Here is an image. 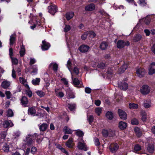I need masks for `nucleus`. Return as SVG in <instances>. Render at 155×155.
Segmentation results:
<instances>
[{
  "mask_svg": "<svg viewBox=\"0 0 155 155\" xmlns=\"http://www.w3.org/2000/svg\"><path fill=\"white\" fill-rule=\"evenodd\" d=\"M71 78L72 80V84L73 85L78 87V78L76 77L75 76L78 75V68L77 67H74L73 72H71Z\"/></svg>",
  "mask_w": 155,
  "mask_h": 155,
  "instance_id": "nucleus-1",
  "label": "nucleus"
},
{
  "mask_svg": "<svg viewBox=\"0 0 155 155\" xmlns=\"http://www.w3.org/2000/svg\"><path fill=\"white\" fill-rule=\"evenodd\" d=\"M78 148L81 150L86 151L88 148L82 139H78Z\"/></svg>",
  "mask_w": 155,
  "mask_h": 155,
  "instance_id": "nucleus-2",
  "label": "nucleus"
},
{
  "mask_svg": "<svg viewBox=\"0 0 155 155\" xmlns=\"http://www.w3.org/2000/svg\"><path fill=\"white\" fill-rule=\"evenodd\" d=\"M37 17H34L32 19V23L31 24L33 25L31 26L30 28L32 29H34L36 27L41 26V24L40 21V20L37 18Z\"/></svg>",
  "mask_w": 155,
  "mask_h": 155,
  "instance_id": "nucleus-3",
  "label": "nucleus"
},
{
  "mask_svg": "<svg viewBox=\"0 0 155 155\" xmlns=\"http://www.w3.org/2000/svg\"><path fill=\"white\" fill-rule=\"evenodd\" d=\"M117 47L118 48H122L125 46H128L130 45L128 41L123 40H119L117 42Z\"/></svg>",
  "mask_w": 155,
  "mask_h": 155,
  "instance_id": "nucleus-4",
  "label": "nucleus"
},
{
  "mask_svg": "<svg viewBox=\"0 0 155 155\" xmlns=\"http://www.w3.org/2000/svg\"><path fill=\"white\" fill-rule=\"evenodd\" d=\"M110 151L113 153H116L119 148V146L116 143H111L109 147Z\"/></svg>",
  "mask_w": 155,
  "mask_h": 155,
  "instance_id": "nucleus-5",
  "label": "nucleus"
},
{
  "mask_svg": "<svg viewBox=\"0 0 155 155\" xmlns=\"http://www.w3.org/2000/svg\"><path fill=\"white\" fill-rule=\"evenodd\" d=\"M150 91V88L147 85H143L140 89V92L143 95L147 94L149 93Z\"/></svg>",
  "mask_w": 155,
  "mask_h": 155,
  "instance_id": "nucleus-6",
  "label": "nucleus"
},
{
  "mask_svg": "<svg viewBox=\"0 0 155 155\" xmlns=\"http://www.w3.org/2000/svg\"><path fill=\"white\" fill-rule=\"evenodd\" d=\"M42 44L41 45V48L43 51L48 50L51 46L50 44L47 42L45 40L42 41Z\"/></svg>",
  "mask_w": 155,
  "mask_h": 155,
  "instance_id": "nucleus-7",
  "label": "nucleus"
},
{
  "mask_svg": "<svg viewBox=\"0 0 155 155\" xmlns=\"http://www.w3.org/2000/svg\"><path fill=\"white\" fill-rule=\"evenodd\" d=\"M48 12L52 15H54L57 12L58 9L55 5H51L48 6Z\"/></svg>",
  "mask_w": 155,
  "mask_h": 155,
  "instance_id": "nucleus-8",
  "label": "nucleus"
},
{
  "mask_svg": "<svg viewBox=\"0 0 155 155\" xmlns=\"http://www.w3.org/2000/svg\"><path fill=\"white\" fill-rule=\"evenodd\" d=\"M3 127L5 128L8 127H12L13 126L14 124L11 120H6L4 121L2 124Z\"/></svg>",
  "mask_w": 155,
  "mask_h": 155,
  "instance_id": "nucleus-9",
  "label": "nucleus"
},
{
  "mask_svg": "<svg viewBox=\"0 0 155 155\" xmlns=\"http://www.w3.org/2000/svg\"><path fill=\"white\" fill-rule=\"evenodd\" d=\"M90 48V47L87 45H83L81 46L78 48L79 50L82 53L87 52Z\"/></svg>",
  "mask_w": 155,
  "mask_h": 155,
  "instance_id": "nucleus-10",
  "label": "nucleus"
},
{
  "mask_svg": "<svg viewBox=\"0 0 155 155\" xmlns=\"http://www.w3.org/2000/svg\"><path fill=\"white\" fill-rule=\"evenodd\" d=\"M149 74L152 75L155 73V63L153 62L151 64L149 68Z\"/></svg>",
  "mask_w": 155,
  "mask_h": 155,
  "instance_id": "nucleus-11",
  "label": "nucleus"
},
{
  "mask_svg": "<svg viewBox=\"0 0 155 155\" xmlns=\"http://www.w3.org/2000/svg\"><path fill=\"white\" fill-rule=\"evenodd\" d=\"M118 114L120 118L122 120H125L127 118V115L126 113L121 109H119Z\"/></svg>",
  "mask_w": 155,
  "mask_h": 155,
  "instance_id": "nucleus-12",
  "label": "nucleus"
},
{
  "mask_svg": "<svg viewBox=\"0 0 155 155\" xmlns=\"http://www.w3.org/2000/svg\"><path fill=\"white\" fill-rule=\"evenodd\" d=\"M136 72L137 75L139 77L141 78L144 75L145 71L144 69L140 68L137 70Z\"/></svg>",
  "mask_w": 155,
  "mask_h": 155,
  "instance_id": "nucleus-13",
  "label": "nucleus"
},
{
  "mask_svg": "<svg viewBox=\"0 0 155 155\" xmlns=\"http://www.w3.org/2000/svg\"><path fill=\"white\" fill-rule=\"evenodd\" d=\"M66 95L69 99L74 98L75 97L74 93L70 89H68L67 90Z\"/></svg>",
  "mask_w": 155,
  "mask_h": 155,
  "instance_id": "nucleus-14",
  "label": "nucleus"
},
{
  "mask_svg": "<svg viewBox=\"0 0 155 155\" xmlns=\"http://www.w3.org/2000/svg\"><path fill=\"white\" fill-rule=\"evenodd\" d=\"M147 151L150 153H152L153 152L154 148V144L153 143H149L147 145Z\"/></svg>",
  "mask_w": 155,
  "mask_h": 155,
  "instance_id": "nucleus-15",
  "label": "nucleus"
},
{
  "mask_svg": "<svg viewBox=\"0 0 155 155\" xmlns=\"http://www.w3.org/2000/svg\"><path fill=\"white\" fill-rule=\"evenodd\" d=\"M95 9V6L94 4H90L85 6V10L87 11H91L94 10Z\"/></svg>",
  "mask_w": 155,
  "mask_h": 155,
  "instance_id": "nucleus-16",
  "label": "nucleus"
},
{
  "mask_svg": "<svg viewBox=\"0 0 155 155\" xmlns=\"http://www.w3.org/2000/svg\"><path fill=\"white\" fill-rule=\"evenodd\" d=\"M119 87L123 90H126L128 88V84L125 82H122L118 85Z\"/></svg>",
  "mask_w": 155,
  "mask_h": 155,
  "instance_id": "nucleus-17",
  "label": "nucleus"
},
{
  "mask_svg": "<svg viewBox=\"0 0 155 155\" xmlns=\"http://www.w3.org/2000/svg\"><path fill=\"white\" fill-rule=\"evenodd\" d=\"M10 45V46L13 45L14 43L16 41V34L14 33L12 34L10 36L9 39Z\"/></svg>",
  "mask_w": 155,
  "mask_h": 155,
  "instance_id": "nucleus-18",
  "label": "nucleus"
},
{
  "mask_svg": "<svg viewBox=\"0 0 155 155\" xmlns=\"http://www.w3.org/2000/svg\"><path fill=\"white\" fill-rule=\"evenodd\" d=\"M58 64L55 63H51L50 64L49 67L50 68L52 69L55 72L57 71L58 68Z\"/></svg>",
  "mask_w": 155,
  "mask_h": 155,
  "instance_id": "nucleus-19",
  "label": "nucleus"
},
{
  "mask_svg": "<svg viewBox=\"0 0 155 155\" xmlns=\"http://www.w3.org/2000/svg\"><path fill=\"white\" fill-rule=\"evenodd\" d=\"M73 131L68 126H65L63 129V131L65 134H71Z\"/></svg>",
  "mask_w": 155,
  "mask_h": 155,
  "instance_id": "nucleus-20",
  "label": "nucleus"
},
{
  "mask_svg": "<svg viewBox=\"0 0 155 155\" xmlns=\"http://www.w3.org/2000/svg\"><path fill=\"white\" fill-rule=\"evenodd\" d=\"M48 125L47 124L43 123L39 126V129L41 131H44L47 129Z\"/></svg>",
  "mask_w": 155,
  "mask_h": 155,
  "instance_id": "nucleus-21",
  "label": "nucleus"
},
{
  "mask_svg": "<svg viewBox=\"0 0 155 155\" xmlns=\"http://www.w3.org/2000/svg\"><path fill=\"white\" fill-rule=\"evenodd\" d=\"M2 150L4 152L8 153L9 151V146L7 143H5L3 145Z\"/></svg>",
  "mask_w": 155,
  "mask_h": 155,
  "instance_id": "nucleus-22",
  "label": "nucleus"
},
{
  "mask_svg": "<svg viewBox=\"0 0 155 155\" xmlns=\"http://www.w3.org/2000/svg\"><path fill=\"white\" fill-rule=\"evenodd\" d=\"M127 67V64L124 63L119 69V73H123L126 70Z\"/></svg>",
  "mask_w": 155,
  "mask_h": 155,
  "instance_id": "nucleus-23",
  "label": "nucleus"
},
{
  "mask_svg": "<svg viewBox=\"0 0 155 155\" xmlns=\"http://www.w3.org/2000/svg\"><path fill=\"white\" fill-rule=\"evenodd\" d=\"M127 126V123L123 121H120L119 123V127L122 130L125 129Z\"/></svg>",
  "mask_w": 155,
  "mask_h": 155,
  "instance_id": "nucleus-24",
  "label": "nucleus"
},
{
  "mask_svg": "<svg viewBox=\"0 0 155 155\" xmlns=\"http://www.w3.org/2000/svg\"><path fill=\"white\" fill-rule=\"evenodd\" d=\"M106 117L109 120H111L114 117L113 113L111 111H107L106 114Z\"/></svg>",
  "mask_w": 155,
  "mask_h": 155,
  "instance_id": "nucleus-25",
  "label": "nucleus"
},
{
  "mask_svg": "<svg viewBox=\"0 0 155 155\" xmlns=\"http://www.w3.org/2000/svg\"><path fill=\"white\" fill-rule=\"evenodd\" d=\"M7 135V132H2L1 134V137L0 139V142L2 143L4 140L6 136Z\"/></svg>",
  "mask_w": 155,
  "mask_h": 155,
  "instance_id": "nucleus-26",
  "label": "nucleus"
},
{
  "mask_svg": "<svg viewBox=\"0 0 155 155\" xmlns=\"http://www.w3.org/2000/svg\"><path fill=\"white\" fill-rule=\"evenodd\" d=\"M74 13L73 12H70L66 14L65 17L68 20H69L72 18L74 16Z\"/></svg>",
  "mask_w": 155,
  "mask_h": 155,
  "instance_id": "nucleus-27",
  "label": "nucleus"
},
{
  "mask_svg": "<svg viewBox=\"0 0 155 155\" xmlns=\"http://www.w3.org/2000/svg\"><path fill=\"white\" fill-rule=\"evenodd\" d=\"M10 85V83L7 81H3L1 84L2 87L4 89L7 88Z\"/></svg>",
  "mask_w": 155,
  "mask_h": 155,
  "instance_id": "nucleus-28",
  "label": "nucleus"
},
{
  "mask_svg": "<svg viewBox=\"0 0 155 155\" xmlns=\"http://www.w3.org/2000/svg\"><path fill=\"white\" fill-rule=\"evenodd\" d=\"M21 103L22 105H26L28 104V98L25 96H23L21 100Z\"/></svg>",
  "mask_w": 155,
  "mask_h": 155,
  "instance_id": "nucleus-29",
  "label": "nucleus"
},
{
  "mask_svg": "<svg viewBox=\"0 0 155 155\" xmlns=\"http://www.w3.org/2000/svg\"><path fill=\"white\" fill-rule=\"evenodd\" d=\"M108 44L105 41H103L100 44V47L102 50H105L107 47Z\"/></svg>",
  "mask_w": 155,
  "mask_h": 155,
  "instance_id": "nucleus-30",
  "label": "nucleus"
},
{
  "mask_svg": "<svg viewBox=\"0 0 155 155\" xmlns=\"http://www.w3.org/2000/svg\"><path fill=\"white\" fill-rule=\"evenodd\" d=\"M28 112L31 115L35 116V114L36 113V110L34 108L29 107L28 110Z\"/></svg>",
  "mask_w": 155,
  "mask_h": 155,
  "instance_id": "nucleus-31",
  "label": "nucleus"
},
{
  "mask_svg": "<svg viewBox=\"0 0 155 155\" xmlns=\"http://www.w3.org/2000/svg\"><path fill=\"white\" fill-rule=\"evenodd\" d=\"M151 20L149 16H147L145 18H143L142 19L140 20V21H144L145 24L146 25H148L150 23Z\"/></svg>",
  "mask_w": 155,
  "mask_h": 155,
  "instance_id": "nucleus-32",
  "label": "nucleus"
},
{
  "mask_svg": "<svg viewBox=\"0 0 155 155\" xmlns=\"http://www.w3.org/2000/svg\"><path fill=\"white\" fill-rule=\"evenodd\" d=\"M72 142V139L70 138L65 143L66 146L69 148H72L73 145Z\"/></svg>",
  "mask_w": 155,
  "mask_h": 155,
  "instance_id": "nucleus-33",
  "label": "nucleus"
},
{
  "mask_svg": "<svg viewBox=\"0 0 155 155\" xmlns=\"http://www.w3.org/2000/svg\"><path fill=\"white\" fill-rule=\"evenodd\" d=\"M134 130L137 136L140 137L142 135V132L140 131L139 128L136 127L134 129Z\"/></svg>",
  "mask_w": 155,
  "mask_h": 155,
  "instance_id": "nucleus-34",
  "label": "nucleus"
},
{
  "mask_svg": "<svg viewBox=\"0 0 155 155\" xmlns=\"http://www.w3.org/2000/svg\"><path fill=\"white\" fill-rule=\"evenodd\" d=\"M32 141L33 140L31 138H30V137H26V142L27 145L28 146H30L32 144Z\"/></svg>",
  "mask_w": 155,
  "mask_h": 155,
  "instance_id": "nucleus-35",
  "label": "nucleus"
},
{
  "mask_svg": "<svg viewBox=\"0 0 155 155\" xmlns=\"http://www.w3.org/2000/svg\"><path fill=\"white\" fill-rule=\"evenodd\" d=\"M40 79L39 78H36L35 79H33L32 81V83L33 85H38L39 84Z\"/></svg>",
  "mask_w": 155,
  "mask_h": 155,
  "instance_id": "nucleus-36",
  "label": "nucleus"
},
{
  "mask_svg": "<svg viewBox=\"0 0 155 155\" xmlns=\"http://www.w3.org/2000/svg\"><path fill=\"white\" fill-rule=\"evenodd\" d=\"M103 110V108L98 107L95 109V112L98 116H100Z\"/></svg>",
  "mask_w": 155,
  "mask_h": 155,
  "instance_id": "nucleus-37",
  "label": "nucleus"
},
{
  "mask_svg": "<svg viewBox=\"0 0 155 155\" xmlns=\"http://www.w3.org/2000/svg\"><path fill=\"white\" fill-rule=\"evenodd\" d=\"M76 105L75 104H68L67 107L71 111H73L75 108Z\"/></svg>",
  "mask_w": 155,
  "mask_h": 155,
  "instance_id": "nucleus-38",
  "label": "nucleus"
},
{
  "mask_svg": "<svg viewBox=\"0 0 155 155\" xmlns=\"http://www.w3.org/2000/svg\"><path fill=\"white\" fill-rule=\"evenodd\" d=\"M141 38V36L140 34L136 35L134 37L133 40L135 42L139 41Z\"/></svg>",
  "mask_w": 155,
  "mask_h": 155,
  "instance_id": "nucleus-39",
  "label": "nucleus"
},
{
  "mask_svg": "<svg viewBox=\"0 0 155 155\" xmlns=\"http://www.w3.org/2000/svg\"><path fill=\"white\" fill-rule=\"evenodd\" d=\"M32 69L33 70L31 72V74L32 75H35L37 74L38 69L35 66H33L32 67Z\"/></svg>",
  "mask_w": 155,
  "mask_h": 155,
  "instance_id": "nucleus-40",
  "label": "nucleus"
},
{
  "mask_svg": "<svg viewBox=\"0 0 155 155\" xmlns=\"http://www.w3.org/2000/svg\"><path fill=\"white\" fill-rule=\"evenodd\" d=\"M7 115L8 117H11L13 116V112L11 109H8V110L7 112Z\"/></svg>",
  "mask_w": 155,
  "mask_h": 155,
  "instance_id": "nucleus-41",
  "label": "nucleus"
},
{
  "mask_svg": "<svg viewBox=\"0 0 155 155\" xmlns=\"http://www.w3.org/2000/svg\"><path fill=\"white\" fill-rule=\"evenodd\" d=\"M129 107L131 109H137L138 108V106L137 104L134 103H130Z\"/></svg>",
  "mask_w": 155,
  "mask_h": 155,
  "instance_id": "nucleus-42",
  "label": "nucleus"
},
{
  "mask_svg": "<svg viewBox=\"0 0 155 155\" xmlns=\"http://www.w3.org/2000/svg\"><path fill=\"white\" fill-rule=\"evenodd\" d=\"M84 133L82 131L78 129V139H82Z\"/></svg>",
  "mask_w": 155,
  "mask_h": 155,
  "instance_id": "nucleus-43",
  "label": "nucleus"
},
{
  "mask_svg": "<svg viewBox=\"0 0 155 155\" xmlns=\"http://www.w3.org/2000/svg\"><path fill=\"white\" fill-rule=\"evenodd\" d=\"M87 33L89 37H90L91 38H94L96 35V34L95 33L92 31H88Z\"/></svg>",
  "mask_w": 155,
  "mask_h": 155,
  "instance_id": "nucleus-44",
  "label": "nucleus"
},
{
  "mask_svg": "<svg viewBox=\"0 0 155 155\" xmlns=\"http://www.w3.org/2000/svg\"><path fill=\"white\" fill-rule=\"evenodd\" d=\"M71 29V27L69 25H65L64 28V31L66 33H67L70 31Z\"/></svg>",
  "mask_w": 155,
  "mask_h": 155,
  "instance_id": "nucleus-45",
  "label": "nucleus"
},
{
  "mask_svg": "<svg viewBox=\"0 0 155 155\" xmlns=\"http://www.w3.org/2000/svg\"><path fill=\"white\" fill-rule=\"evenodd\" d=\"M55 91L57 96L58 97L61 98L64 97V94L63 92L61 91L58 92L56 89H55Z\"/></svg>",
  "mask_w": 155,
  "mask_h": 155,
  "instance_id": "nucleus-46",
  "label": "nucleus"
},
{
  "mask_svg": "<svg viewBox=\"0 0 155 155\" xmlns=\"http://www.w3.org/2000/svg\"><path fill=\"white\" fill-rule=\"evenodd\" d=\"M71 64H71V61H70V60H68V61H67V67L68 68L69 70L71 72H71L73 71H71Z\"/></svg>",
  "mask_w": 155,
  "mask_h": 155,
  "instance_id": "nucleus-47",
  "label": "nucleus"
},
{
  "mask_svg": "<svg viewBox=\"0 0 155 155\" xmlns=\"http://www.w3.org/2000/svg\"><path fill=\"white\" fill-rule=\"evenodd\" d=\"M108 136L110 137H113L115 135V131L112 130L110 129H109V132L108 133Z\"/></svg>",
  "mask_w": 155,
  "mask_h": 155,
  "instance_id": "nucleus-48",
  "label": "nucleus"
},
{
  "mask_svg": "<svg viewBox=\"0 0 155 155\" xmlns=\"http://www.w3.org/2000/svg\"><path fill=\"white\" fill-rule=\"evenodd\" d=\"M109 129H103L102 131V133L103 136L104 137H107L108 136Z\"/></svg>",
  "mask_w": 155,
  "mask_h": 155,
  "instance_id": "nucleus-49",
  "label": "nucleus"
},
{
  "mask_svg": "<svg viewBox=\"0 0 155 155\" xmlns=\"http://www.w3.org/2000/svg\"><path fill=\"white\" fill-rule=\"evenodd\" d=\"M147 103H144V106L145 108H148L151 106V102L150 100H147Z\"/></svg>",
  "mask_w": 155,
  "mask_h": 155,
  "instance_id": "nucleus-50",
  "label": "nucleus"
},
{
  "mask_svg": "<svg viewBox=\"0 0 155 155\" xmlns=\"http://www.w3.org/2000/svg\"><path fill=\"white\" fill-rule=\"evenodd\" d=\"M138 3L141 6H144L146 4L145 0H139L138 2Z\"/></svg>",
  "mask_w": 155,
  "mask_h": 155,
  "instance_id": "nucleus-51",
  "label": "nucleus"
},
{
  "mask_svg": "<svg viewBox=\"0 0 155 155\" xmlns=\"http://www.w3.org/2000/svg\"><path fill=\"white\" fill-rule=\"evenodd\" d=\"M36 93L40 97H43L45 95V93L43 91H37L36 92Z\"/></svg>",
  "mask_w": 155,
  "mask_h": 155,
  "instance_id": "nucleus-52",
  "label": "nucleus"
},
{
  "mask_svg": "<svg viewBox=\"0 0 155 155\" xmlns=\"http://www.w3.org/2000/svg\"><path fill=\"white\" fill-rule=\"evenodd\" d=\"M11 58L12 59V63L13 64L16 65L18 64V61L17 58L12 57Z\"/></svg>",
  "mask_w": 155,
  "mask_h": 155,
  "instance_id": "nucleus-53",
  "label": "nucleus"
},
{
  "mask_svg": "<svg viewBox=\"0 0 155 155\" xmlns=\"http://www.w3.org/2000/svg\"><path fill=\"white\" fill-rule=\"evenodd\" d=\"M61 81L63 82L65 85L67 86L68 85V81L66 78H62L61 79Z\"/></svg>",
  "mask_w": 155,
  "mask_h": 155,
  "instance_id": "nucleus-54",
  "label": "nucleus"
},
{
  "mask_svg": "<svg viewBox=\"0 0 155 155\" xmlns=\"http://www.w3.org/2000/svg\"><path fill=\"white\" fill-rule=\"evenodd\" d=\"M37 148L35 147H31V153L33 154L35 153L37 151Z\"/></svg>",
  "mask_w": 155,
  "mask_h": 155,
  "instance_id": "nucleus-55",
  "label": "nucleus"
},
{
  "mask_svg": "<svg viewBox=\"0 0 155 155\" xmlns=\"http://www.w3.org/2000/svg\"><path fill=\"white\" fill-rule=\"evenodd\" d=\"M26 94L29 97H31L32 95V91L30 90H26Z\"/></svg>",
  "mask_w": 155,
  "mask_h": 155,
  "instance_id": "nucleus-56",
  "label": "nucleus"
},
{
  "mask_svg": "<svg viewBox=\"0 0 155 155\" xmlns=\"http://www.w3.org/2000/svg\"><path fill=\"white\" fill-rule=\"evenodd\" d=\"M131 123L133 125H137L138 122L137 120L136 119H134L131 120Z\"/></svg>",
  "mask_w": 155,
  "mask_h": 155,
  "instance_id": "nucleus-57",
  "label": "nucleus"
},
{
  "mask_svg": "<svg viewBox=\"0 0 155 155\" xmlns=\"http://www.w3.org/2000/svg\"><path fill=\"white\" fill-rule=\"evenodd\" d=\"M141 149L140 146L138 145L137 144L135 145L134 147V150L137 151L140 150Z\"/></svg>",
  "mask_w": 155,
  "mask_h": 155,
  "instance_id": "nucleus-58",
  "label": "nucleus"
},
{
  "mask_svg": "<svg viewBox=\"0 0 155 155\" xmlns=\"http://www.w3.org/2000/svg\"><path fill=\"white\" fill-rule=\"evenodd\" d=\"M88 120L90 124L94 120V117L93 116L90 115L88 117Z\"/></svg>",
  "mask_w": 155,
  "mask_h": 155,
  "instance_id": "nucleus-59",
  "label": "nucleus"
},
{
  "mask_svg": "<svg viewBox=\"0 0 155 155\" xmlns=\"http://www.w3.org/2000/svg\"><path fill=\"white\" fill-rule=\"evenodd\" d=\"M19 52L20 57H22L25 55V50H21Z\"/></svg>",
  "mask_w": 155,
  "mask_h": 155,
  "instance_id": "nucleus-60",
  "label": "nucleus"
},
{
  "mask_svg": "<svg viewBox=\"0 0 155 155\" xmlns=\"http://www.w3.org/2000/svg\"><path fill=\"white\" fill-rule=\"evenodd\" d=\"M105 66V64L103 63H101L98 65V67L102 69H104Z\"/></svg>",
  "mask_w": 155,
  "mask_h": 155,
  "instance_id": "nucleus-61",
  "label": "nucleus"
},
{
  "mask_svg": "<svg viewBox=\"0 0 155 155\" xmlns=\"http://www.w3.org/2000/svg\"><path fill=\"white\" fill-rule=\"evenodd\" d=\"M36 62V61L34 58H31L29 62V64L32 65L35 64Z\"/></svg>",
  "mask_w": 155,
  "mask_h": 155,
  "instance_id": "nucleus-62",
  "label": "nucleus"
},
{
  "mask_svg": "<svg viewBox=\"0 0 155 155\" xmlns=\"http://www.w3.org/2000/svg\"><path fill=\"white\" fill-rule=\"evenodd\" d=\"M19 80L20 83L22 84H24L26 82V80L23 78L19 77Z\"/></svg>",
  "mask_w": 155,
  "mask_h": 155,
  "instance_id": "nucleus-63",
  "label": "nucleus"
},
{
  "mask_svg": "<svg viewBox=\"0 0 155 155\" xmlns=\"http://www.w3.org/2000/svg\"><path fill=\"white\" fill-rule=\"evenodd\" d=\"M91 90L89 87H86L85 88V92L87 94H90L91 93Z\"/></svg>",
  "mask_w": 155,
  "mask_h": 155,
  "instance_id": "nucleus-64",
  "label": "nucleus"
}]
</instances>
